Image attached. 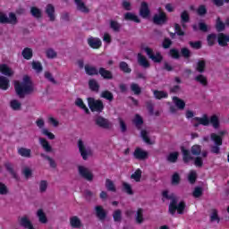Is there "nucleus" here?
I'll list each match as a JSON object with an SVG mask.
<instances>
[{
    "label": "nucleus",
    "instance_id": "1",
    "mask_svg": "<svg viewBox=\"0 0 229 229\" xmlns=\"http://www.w3.org/2000/svg\"><path fill=\"white\" fill-rule=\"evenodd\" d=\"M14 89L19 98H24V96H28L35 92V86L33 85V82H31V78H30L28 75L23 76V81L21 83L15 81Z\"/></svg>",
    "mask_w": 229,
    "mask_h": 229
},
{
    "label": "nucleus",
    "instance_id": "2",
    "mask_svg": "<svg viewBox=\"0 0 229 229\" xmlns=\"http://www.w3.org/2000/svg\"><path fill=\"white\" fill-rule=\"evenodd\" d=\"M163 198H165L166 199H171L170 205H169V213L172 216H174L176 214V210L178 214H183V210H185V202L181 201L178 203V197L174 194L169 195L168 191H163Z\"/></svg>",
    "mask_w": 229,
    "mask_h": 229
},
{
    "label": "nucleus",
    "instance_id": "3",
    "mask_svg": "<svg viewBox=\"0 0 229 229\" xmlns=\"http://www.w3.org/2000/svg\"><path fill=\"white\" fill-rule=\"evenodd\" d=\"M191 123H193L194 128H198L199 124L202 126H208V124H211L215 130H218L219 126H221L219 117L216 114L212 115L210 118H208V115L203 114L202 117L193 118Z\"/></svg>",
    "mask_w": 229,
    "mask_h": 229
},
{
    "label": "nucleus",
    "instance_id": "4",
    "mask_svg": "<svg viewBox=\"0 0 229 229\" xmlns=\"http://www.w3.org/2000/svg\"><path fill=\"white\" fill-rule=\"evenodd\" d=\"M79 151L81 153V157H82L83 160H88L89 157H92V148L87 146L85 141L79 140L78 144Z\"/></svg>",
    "mask_w": 229,
    "mask_h": 229
},
{
    "label": "nucleus",
    "instance_id": "5",
    "mask_svg": "<svg viewBox=\"0 0 229 229\" xmlns=\"http://www.w3.org/2000/svg\"><path fill=\"white\" fill-rule=\"evenodd\" d=\"M88 105L91 112H98V114L103 112V109L105 108L103 102L101 100H97L94 98H88Z\"/></svg>",
    "mask_w": 229,
    "mask_h": 229
},
{
    "label": "nucleus",
    "instance_id": "6",
    "mask_svg": "<svg viewBox=\"0 0 229 229\" xmlns=\"http://www.w3.org/2000/svg\"><path fill=\"white\" fill-rule=\"evenodd\" d=\"M153 22L157 26H162L167 22V15L162 11V8L157 9V13L153 16Z\"/></svg>",
    "mask_w": 229,
    "mask_h": 229
},
{
    "label": "nucleus",
    "instance_id": "7",
    "mask_svg": "<svg viewBox=\"0 0 229 229\" xmlns=\"http://www.w3.org/2000/svg\"><path fill=\"white\" fill-rule=\"evenodd\" d=\"M0 22L1 24H17V16L15 13H10L7 16L4 13L0 12Z\"/></svg>",
    "mask_w": 229,
    "mask_h": 229
},
{
    "label": "nucleus",
    "instance_id": "8",
    "mask_svg": "<svg viewBox=\"0 0 229 229\" xmlns=\"http://www.w3.org/2000/svg\"><path fill=\"white\" fill-rule=\"evenodd\" d=\"M211 137V140L213 142H215L216 146H213L211 148V153H215L216 155H219V146H222L223 144V139L221 138V136L216 134V133H211L210 135Z\"/></svg>",
    "mask_w": 229,
    "mask_h": 229
},
{
    "label": "nucleus",
    "instance_id": "9",
    "mask_svg": "<svg viewBox=\"0 0 229 229\" xmlns=\"http://www.w3.org/2000/svg\"><path fill=\"white\" fill-rule=\"evenodd\" d=\"M73 3L76 6V10L81 12V13H89L90 9L87 6L85 0H73Z\"/></svg>",
    "mask_w": 229,
    "mask_h": 229
},
{
    "label": "nucleus",
    "instance_id": "10",
    "mask_svg": "<svg viewBox=\"0 0 229 229\" xmlns=\"http://www.w3.org/2000/svg\"><path fill=\"white\" fill-rule=\"evenodd\" d=\"M143 51H145V53L148 55V58H150V60H152L153 62L156 63H160L162 62V55H160V53H156V55L153 53V49L146 47L143 48Z\"/></svg>",
    "mask_w": 229,
    "mask_h": 229
},
{
    "label": "nucleus",
    "instance_id": "11",
    "mask_svg": "<svg viewBox=\"0 0 229 229\" xmlns=\"http://www.w3.org/2000/svg\"><path fill=\"white\" fill-rule=\"evenodd\" d=\"M94 212L96 217L99 219V221H105L106 219V210L103 208V206H95Z\"/></svg>",
    "mask_w": 229,
    "mask_h": 229
},
{
    "label": "nucleus",
    "instance_id": "12",
    "mask_svg": "<svg viewBox=\"0 0 229 229\" xmlns=\"http://www.w3.org/2000/svg\"><path fill=\"white\" fill-rule=\"evenodd\" d=\"M133 157L136 160H146L148 157V153L140 148H137L133 152Z\"/></svg>",
    "mask_w": 229,
    "mask_h": 229
},
{
    "label": "nucleus",
    "instance_id": "13",
    "mask_svg": "<svg viewBox=\"0 0 229 229\" xmlns=\"http://www.w3.org/2000/svg\"><path fill=\"white\" fill-rule=\"evenodd\" d=\"M87 41L88 45L89 47H92V49H99L103 44L99 38L89 37Z\"/></svg>",
    "mask_w": 229,
    "mask_h": 229
},
{
    "label": "nucleus",
    "instance_id": "14",
    "mask_svg": "<svg viewBox=\"0 0 229 229\" xmlns=\"http://www.w3.org/2000/svg\"><path fill=\"white\" fill-rule=\"evenodd\" d=\"M38 142L46 153L53 152V147L51 146V144H49V141L47 140L46 138L39 137Z\"/></svg>",
    "mask_w": 229,
    "mask_h": 229
},
{
    "label": "nucleus",
    "instance_id": "15",
    "mask_svg": "<svg viewBox=\"0 0 229 229\" xmlns=\"http://www.w3.org/2000/svg\"><path fill=\"white\" fill-rule=\"evenodd\" d=\"M149 6L148 5V3L146 2H142L140 8V17H142L143 19H148V17H149Z\"/></svg>",
    "mask_w": 229,
    "mask_h": 229
},
{
    "label": "nucleus",
    "instance_id": "16",
    "mask_svg": "<svg viewBox=\"0 0 229 229\" xmlns=\"http://www.w3.org/2000/svg\"><path fill=\"white\" fill-rule=\"evenodd\" d=\"M45 12H46L49 21H51L52 22L55 21L56 14L55 13V6H53V4H47Z\"/></svg>",
    "mask_w": 229,
    "mask_h": 229
},
{
    "label": "nucleus",
    "instance_id": "17",
    "mask_svg": "<svg viewBox=\"0 0 229 229\" xmlns=\"http://www.w3.org/2000/svg\"><path fill=\"white\" fill-rule=\"evenodd\" d=\"M95 123L98 124V126H100V128H110V126H112L110 122L102 116H98Z\"/></svg>",
    "mask_w": 229,
    "mask_h": 229
},
{
    "label": "nucleus",
    "instance_id": "18",
    "mask_svg": "<svg viewBox=\"0 0 229 229\" xmlns=\"http://www.w3.org/2000/svg\"><path fill=\"white\" fill-rule=\"evenodd\" d=\"M0 72L4 74V76H8V77L13 76L14 74V72L13 71V69L10 68L8 64H0Z\"/></svg>",
    "mask_w": 229,
    "mask_h": 229
},
{
    "label": "nucleus",
    "instance_id": "19",
    "mask_svg": "<svg viewBox=\"0 0 229 229\" xmlns=\"http://www.w3.org/2000/svg\"><path fill=\"white\" fill-rule=\"evenodd\" d=\"M20 225L26 229H35L33 227V225L31 224V221L28 218V216H22L19 220Z\"/></svg>",
    "mask_w": 229,
    "mask_h": 229
},
{
    "label": "nucleus",
    "instance_id": "20",
    "mask_svg": "<svg viewBox=\"0 0 229 229\" xmlns=\"http://www.w3.org/2000/svg\"><path fill=\"white\" fill-rule=\"evenodd\" d=\"M217 40H218L219 46H221L222 47H225V46H228L229 36L220 33L218 34Z\"/></svg>",
    "mask_w": 229,
    "mask_h": 229
},
{
    "label": "nucleus",
    "instance_id": "21",
    "mask_svg": "<svg viewBox=\"0 0 229 229\" xmlns=\"http://www.w3.org/2000/svg\"><path fill=\"white\" fill-rule=\"evenodd\" d=\"M70 225L72 228H81L82 226L81 220L77 216H73L70 218Z\"/></svg>",
    "mask_w": 229,
    "mask_h": 229
},
{
    "label": "nucleus",
    "instance_id": "22",
    "mask_svg": "<svg viewBox=\"0 0 229 229\" xmlns=\"http://www.w3.org/2000/svg\"><path fill=\"white\" fill-rule=\"evenodd\" d=\"M135 221L137 225H142L144 223V209L138 208L136 215H135Z\"/></svg>",
    "mask_w": 229,
    "mask_h": 229
},
{
    "label": "nucleus",
    "instance_id": "23",
    "mask_svg": "<svg viewBox=\"0 0 229 229\" xmlns=\"http://www.w3.org/2000/svg\"><path fill=\"white\" fill-rule=\"evenodd\" d=\"M182 160L185 162V164H189L191 160H192L194 157H192V155H191V151L188 149H185V148H182Z\"/></svg>",
    "mask_w": 229,
    "mask_h": 229
},
{
    "label": "nucleus",
    "instance_id": "24",
    "mask_svg": "<svg viewBox=\"0 0 229 229\" xmlns=\"http://www.w3.org/2000/svg\"><path fill=\"white\" fill-rule=\"evenodd\" d=\"M138 64H140L141 67H144V69L149 68V62H148V59L141 54H138Z\"/></svg>",
    "mask_w": 229,
    "mask_h": 229
},
{
    "label": "nucleus",
    "instance_id": "25",
    "mask_svg": "<svg viewBox=\"0 0 229 229\" xmlns=\"http://www.w3.org/2000/svg\"><path fill=\"white\" fill-rule=\"evenodd\" d=\"M9 87L10 80L4 76H0V89H2V90H8Z\"/></svg>",
    "mask_w": 229,
    "mask_h": 229
},
{
    "label": "nucleus",
    "instance_id": "26",
    "mask_svg": "<svg viewBox=\"0 0 229 229\" xmlns=\"http://www.w3.org/2000/svg\"><path fill=\"white\" fill-rule=\"evenodd\" d=\"M194 80L195 81H197V83L202 85V87H207V85H208V81L207 80V77L203 74H199L195 76Z\"/></svg>",
    "mask_w": 229,
    "mask_h": 229
},
{
    "label": "nucleus",
    "instance_id": "27",
    "mask_svg": "<svg viewBox=\"0 0 229 229\" xmlns=\"http://www.w3.org/2000/svg\"><path fill=\"white\" fill-rule=\"evenodd\" d=\"M37 217L42 225H46L47 223V216H46V213H44L43 209H38L37 211Z\"/></svg>",
    "mask_w": 229,
    "mask_h": 229
},
{
    "label": "nucleus",
    "instance_id": "28",
    "mask_svg": "<svg viewBox=\"0 0 229 229\" xmlns=\"http://www.w3.org/2000/svg\"><path fill=\"white\" fill-rule=\"evenodd\" d=\"M18 154L24 158H30L31 157V149L27 148H18Z\"/></svg>",
    "mask_w": 229,
    "mask_h": 229
},
{
    "label": "nucleus",
    "instance_id": "29",
    "mask_svg": "<svg viewBox=\"0 0 229 229\" xmlns=\"http://www.w3.org/2000/svg\"><path fill=\"white\" fill-rule=\"evenodd\" d=\"M75 105H76V106H78L79 108L83 110L85 112V114H89L90 113V111H89V107H87V106L83 102V99L76 98Z\"/></svg>",
    "mask_w": 229,
    "mask_h": 229
},
{
    "label": "nucleus",
    "instance_id": "30",
    "mask_svg": "<svg viewBox=\"0 0 229 229\" xmlns=\"http://www.w3.org/2000/svg\"><path fill=\"white\" fill-rule=\"evenodd\" d=\"M125 21H132V22H140V19L133 13H127L124 14Z\"/></svg>",
    "mask_w": 229,
    "mask_h": 229
},
{
    "label": "nucleus",
    "instance_id": "31",
    "mask_svg": "<svg viewBox=\"0 0 229 229\" xmlns=\"http://www.w3.org/2000/svg\"><path fill=\"white\" fill-rule=\"evenodd\" d=\"M174 105L177 106L179 110H183L185 108V102L182 100V98H179L178 97L173 98Z\"/></svg>",
    "mask_w": 229,
    "mask_h": 229
},
{
    "label": "nucleus",
    "instance_id": "32",
    "mask_svg": "<svg viewBox=\"0 0 229 229\" xmlns=\"http://www.w3.org/2000/svg\"><path fill=\"white\" fill-rule=\"evenodd\" d=\"M21 55L25 60H31L33 57V50L30 47H26L22 50Z\"/></svg>",
    "mask_w": 229,
    "mask_h": 229
},
{
    "label": "nucleus",
    "instance_id": "33",
    "mask_svg": "<svg viewBox=\"0 0 229 229\" xmlns=\"http://www.w3.org/2000/svg\"><path fill=\"white\" fill-rule=\"evenodd\" d=\"M85 71H86V73L89 74V76H94L96 74H98V72H99L98 71L97 67L90 66V65H86L85 66Z\"/></svg>",
    "mask_w": 229,
    "mask_h": 229
},
{
    "label": "nucleus",
    "instance_id": "34",
    "mask_svg": "<svg viewBox=\"0 0 229 229\" xmlns=\"http://www.w3.org/2000/svg\"><path fill=\"white\" fill-rule=\"evenodd\" d=\"M113 218L115 223H121V221H123V211H121V209H116L113 213Z\"/></svg>",
    "mask_w": 229,
    "mask_h": 229
},
{
    "label": "nucleus",
    "instance_id": "35",
    "mask_svg": "<svg viewBox=\"0 0 229 229\" xmlns=\"http://www.w3.org/2000/svg\"><path fill=\"white\" fill-rule=\"evenodd\" d=\"M123 191L129 194V196H133V190L131 189V185L128 182H123Z\"/></svg>",
    "mask_w": 229,
    "mask_h": 229
},
{
    "label": "nucleus",
    "instance_id": "36",
    "mask_svg": "<svg viewBox=\"0 0 229 229\" xmlns=\"http://www.w3.org/2000/svg\"><path fill=\"white\" fill-rule=\"evenodd\" d=\"M99 74L104 77L105 80H112V72L105 70V68L99 69Z\"/></svg>",
    "mask_w": 229,
    "mask_h": 229
},
{
    "label": "nucleus",
    "instance_id": "37",
    "mask_svg": "<svg viewBox=\"0 0 229 229\" xmlns=\"http://www.w3.org/2000/svg\"><path fill=\"white\" fill-rule=\"evenodd\" d=\"M30 13L32 17H35L36 19H40V17H42V11L37 7H31Z\"/></svg>",
    "mask_w": 229,
    "mask_h": 229
},
{
    "label": "nucleus",
    "instance_id": "38",
    "mask_svg": "<svg viewBox=\"0 0 229 229\" xmlns=\"http://www.w3.org/2000/svg\"><path fill=\"white\" fill-rule=\"evenodd\" d=\"M106 189L110 192H115L117 190L115 189V184L110 179L106 180Z\"/></svg>",
    "mask_w": 229,
    "mask_h": 229
},
{
    "label": "nucleus",
    "instance_id": "39",
    "mask_svg": "<svg viewBox=\"0 0 229 229\" xmlns=\"http://www.w3.org/2000/svg\"><path fill=\"white\" fill-rule=\"evenodd\" d=\"M47 123L48 124H50V126H53L54 128H58V126H60V121L53 116H48Z\"/></svg>",
    "mask_w": 229,
    "mask_h": 229
},
{
    "label": "nucleus",
    "instance_id": "40",
    "mask_svg": "<svg viewBox=\"0 0 229 229\" xmlns=\"http://www.w3.org/2000/svg\"><path fill=\"white\" fill-rule=\"evenodd\" d=\"M140 135L144 140V142H146V144H153L154 142L149 140V132H148V131L146 130H142L141 132H140Z\"/></svg>",
    "mask_w": 229,
    "mask_h": 229
},
{
    "label": "nucleus",
    "instance_id": "41",
    "mask_svg": "<svg viewBox=\"0 0 229 229\" xmlns=\"http://www.w3.org/2000/svg\"><path fill=\"white\" fill-rule=\"evenodd\" d=\"M89 89L95 92H98L99 90V84L98 83V81L92 79L89 81Z\"/></svg>",
    "mask_w": 229,
    "mask_h": 229
},
{
    "label": "nucleus",
    "instance_id": "42",
    "mask_svg": "<svg viewBox=\"0 0 229 229\" xmlns=\"http://www.w3.org/2000/svg\"><path fill=\"white\" fill-rule=\"evenodd\" d=\"M41 133H42V135H45V137H47V139H49V140H55V139H56L55 134L53 132H51L49 131V129H42Z\"/></svg>",
    "mask_w": 229,
    "mask_h": 229
},
{
    "label": "nucleus",
    "instance_id": "43",
    "mask_svg": "<svg viewBox=\"0 0 229 229\" xmlns=\"http://www.w3.org/2000/svg\"><path fill=\"white\" fill-rule=\"evenodd\" d=\"M205 67H207V63L204 60L199 61L197 63L196 71L200 73L205 72Z\"/></svg>",
    "mask_w": 229,
    "mask_h": 229
},
{
    "label": "nucleus",
    "instance_id": "44",
    "mask_svg": "<svg viewBox=\"0 0 229 229\" xmlns=\"http://www.w3.org/2000/svg\"><path fill=\"white\" fill-rule=\"evenodd\" d=\"M10 105H11V108L15 111L21 110V108L22 106V104L21 102H19V100H15V99L12 100Z\"/></svg>",
    "mask_w": 229,
    "mask_h": 229
},
{
    "label": "nucleus",
    "instance_id": "45",
    "mask_svg": "<svg viewBox=\"0 0 229 229\" xmlns=\"http://www.w3.org/2000/svg\"><path fill=\"white\" fill-rule=\"evenodd\" d=\"M178 152H172L166 157V160L172 164H174V162L178 160Z\"/></svg>",
    "mask_w": 229,
    "mask_h": 229
},
{
    "label": "nucleus",
    "instance_id": "46",
    "mask_svg": "<svg viewBox=\"0 0 229 229\" xmlns=\"http://www.w3.org/2000/svg\"><path fill=\"white\" fill-rule=\"evenodd\" d=\"M190 16L187 11H184L181 13V21L182 22V28H185V22H189Z\"/></svg>",
    "mask_w": 229,
    "mask_h": 229
},
{
    "label": "nucleus",
    "instance_id": "47",
    "mask_svg": "<svg viewBox=\"0 0 229 229\" xmlns=\"http://www.w3.org/2000/svg\"><path fill=\"white\" fill-rule=\"evenodd\" d=\"M32 69L38 73L42 72L43 71L42 64H40V62L33 61Z\"/></svg>",
    "mask_w": 229,
    "mask_h": 229
},
{
    "label": "nucleus",
    "instance_id": "48",
    "mask_svg": "<svg viewBox=\"0 0 229 229\" xmlns=\"http://www.w3.org/2000/svg\"><path fill=\"white\" fill-rule=\"evenodd\" d=\"M47 181L46 180H42L39 182V192H41V194H44V192L47 191Z\"/></svg>",
    "mask_w": 229,
    "mask_h": 229
},
{
    "label": "nucleus",
    "instance_id": "49",
    "mask_svg": "<svg viewBox=\"0 0 229 229\" xmlns=\"http://www.w3.org/2000/svg\"><path fill=\"white\" fill-rule=\"evenodd\" d=\"M210 221L211 223H214L215 221H216V223H219V221H221L219 216L217 215L216 209H212V213L210 215Z\"/></svg>",
    "mask_w": 229,
    "mask_h": 229
},
{
    "label": "nucleus",
    "instance_id": "50",
    "mask_svg": "<svg viewBox=\"0 0 229 229\" xmlns=\"http://www.w3.org/2000/svg\"><path fill=\"white\" fill-rule=\"evenodd\" d=\"M120 69L123 72H127V73L131 72V69L130 68V66L128 65V64L126 62L120 63Z\"/></svg>",
    "mask_w": 229,
    "mask_h": 229
},
{
    "label": "nucleus",
    "instance_id": "51",
    "mask_svg": "<svg viewBox=\"0 0 229 229\" xmlns=\"http://www.w3.org/2000/svg\"><path fill=\"white\" fill-rule=\"evenodd\" d=\"M80 176L88 182H92V180H94V174H92V173H81Z\"/></svg>",
    "mask_w": 229,
    "mask_h": 229
},
{
    "label": "nucleus",
    "instance_id": "52",
    "mask_svg": "<svg viewBox=\"0 0 229 229\" xmlns=\"http://www.w3.org/2000/svg\"><path fill=\"white\" fill-rule=\"evenodd\" d=\"M133 123H134L135 126H137V128H140V126H142V123H144V121L142 120V117L140 115L136 114L133 119Z\"/></svg>",
    "mask_w": 229,
    "mask_h": 229
},
{
    "label": "nucleus",
    "instance_id": "53",
    "mask_svg": "<svg viewBox=\"0 0 229 229\" xmlns=\"http://www.w3.org/2000/svg\"><path fill=\"white\" fill-rule=\"evenodd\" d=\"M191 155H201V147L199 145H193L191 149Z\"/></svg>",
    "mask_w": 229,
    "mask_h": 229
},
{
    "label": "nucleus",
    "instance_id": "54",
    "mask_svg": "<svg viewBox=\"0 0 229 229\" xmlns=\"http://www.w3.org/2000/svg\"><path fill=\"white\" fill-rule=\"evenodd\" d=\"M101 98H104V99H107V101L114 100V95L110 91H103L101 93Z\"/></svg>",
    "mask_w": 229,
    "mask_h": 229
},
{
    "label": "nucleus",
    "instance_id": "55",
    "mask_svg": "<svg viewBox=\"0 0 229 229\" xmlns=\"http://www.w3.org/2000/svg\"><path fill=\"white\" fill-rule=\"evenodd\" d=\"M154 96L157 99H164V98H167V92L156 90Z\"/></svg>",
    "mask_w": 229,
    "mask_h": 229
},
{
    "label": "nucleus",
    "instance_id": "56",
    "mask_svg": "<svg viewBox=\"0 0 229 229\" xmlns=\"http://www.w3.org/2000/svg\"><path fill=\"white\" fill-rule=\"evenodd\" d=\"M36 125L38 126V128H39V130H46L47 128H45L44 126H46V122L44 121V118H38L36 120Z\"/></svg>",
    "mask_w": 229,
    "mask_h": 229
},
{
    "label": "nucleus",
    "instance_id": "57",
    "mask_svg": "<svg viewBox=\"0 0 229 229\" xmlns=\"http://www.w3.org/2000/svg\"><path fill=\"white\" fill-rule=\"evenodd\" d=\"M131 90H132V92L136 95H139L141 92L140 86H139L137 83L131 84Z\"/></svg>",
    "mask_w": 229,
    "mask_h": 229
},
{
    "label": "nucleus",
    "instance_id": "58",
    "mask_svg": "<svg viewBox=\"0 0 229 229\" xmlns=\"http://www.w3.org/2000/svg\"><path fill=\"white\" fill-rule=\"evenodd\" d=\"M181 55L184 57V58H191V50H189V48L187 47H183L181 49Z\"/></svg>",
    "mask_w": 229,
    "mask_h": 229
},
{
    "label": "nucleus",
    "instance_id": "59",
    "mask_svg": "<svg viewBox=\"0 0 229 229\" xmlns=\"http://www.w3.org/2000/svg\"><path fill=\"white\" fill-rule=\"evenodd\" d=\"M110 27L114 31H119V30H121V24L115 21H111Z\"/></svg>",
    "mask_w": 229,
    "mask_h": 229
},
{
    "label": "nucleus",
    "instance_id": "60",
    "mask_svg": "<svg viewBox=\"0 0 229 229\" xmlns=\"http://www.w3.org/2000/svg\"><path fill=\"white\" fill-rule=\"evenodd\" d=\"M225 24L223 23V21H221L220 18H217L216 20V28L218 31H223V30H225Z\"/></svg>",
    "mask_w": 229,
    "mask_h": 229
},
{
    "label": "nucleus",
    "instance_id": "61",
    "mask_svg": "<svg viewBox=\"0 0 229 229\" xmlns=\"http://www.w3.org/2000/svg\"><path fill=\"white\" fill-rule=\"evenodd\" d=\"M198 178V175L196 174V173H191L188 175V181L190 182V183L194 184L196 183V180Z\"/></svg>",
    "mask_w": 229,
    "mask_h": 229
},
{
    "label": "nucleus",
    "instance_id": "62",
    "mask_svg": "<svg viewBox=\"0 0 229 229\" xmlns=\"http://www.w3.org/2000/svg\"><path fill=\"white\" fill-rule=\"evenodd\" d=\"M203 194V189L200 187H196L194 191H193V197L194 198H199Z\"/></svg>",
    "mask_w": 229,
    "mask_h": 229
},
{
    "label": "nucleus",
    "instance_id": "63",
    "mask_svg": "<svg viewBox=\"0 0 229 229\" xmlns=\"http://www.w3.org/2000/svg\"><path fill=\"white\" fill-rule=\"evenodd\" d=\"M180 183V175L178 174H174L172 176V185H178Z\"/></svg>",
    "mask_w": 229,
    "mask_h": 229
},
{
    "label": "nucleus",
    "instance_id": "64",
    "mask_svg": "<svg viewBox=\"0 0 229 229\" xmlns=\"http://www.w3.org/2000/svg\"><path fill=\"white\" fill-rule=\"evenodd\" d=\"M216 42V35L210 34L208 36V46H212Z\"/></svg>",
    "mask_w": 229,
    "mask_h": 229
}]
</instances>
